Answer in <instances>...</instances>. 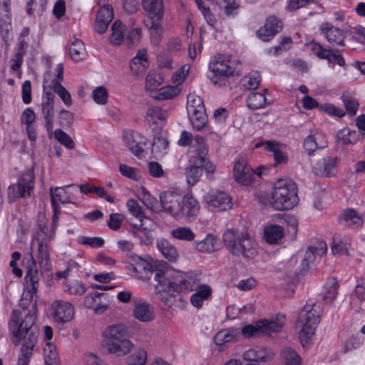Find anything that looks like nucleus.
I'll return each instance as SVG.
<instances>
[{"label": "nucleus", "instance_id": "1", "mask_svg": "<svg viewBox=\"0 0 365 365\" xmlns=\"http://www.w3.org/2000/svg\"><path fill=\"white\" fill-rule=\"evenodd\" d=\"M33 267L30 266L27 268L25 279L27 284L26 288L22 294L20 301V307L22 310L14 309L11 314L9 322V331H11V323L14 316L16 317L17 325L24 326L25 319L29 317H34V324L35 327H38L36 324L37 319V290L38 288L39 274L36 269V264L33 257L31 256Z\"/></svg>", "mask_w": 365, "mask_h": 365}, {"label": "nucleus", "instance_id": "12", "mask_svg": "<svg viewBox=\"0 0 365 365\" xmlns=\"http://www.w3.org/2000/svg\"><path fill=\"white\" fill-rule=\"evenodd\" d=\"M10 1L11 0H0V32L7 47L11 45L13 40Z\"/></svg>", "mask_w": 365, "mask_h": 365}, {"label": "nucleus", "instance_id": "40", "mask_svg": "<svg viewBox=\"0 0 365 365\" xmlns=\"http://www.w3.org/2000/svg\"><path fill=\"white\" fill-rule=\"evenodd\" d=\"M200 274L195 272H181V277L183 280L182 283H180V290L184 292L194 290V288L198 285L197 282L200 280Z\"/></svg>", "mask_w": 365, "mask_h": 365}, {"label": "nucleus", "instance_id": "8", "mask_svg": "<svg viewBox=\"0 0 365 365\" xmlns=\"http://www.w3.org/2000/svg\"><path fill=\"white\" fill-rule=\"evenodd\" d=\"M35 185L34 173L33 170L24 173L16 183L8 187V198L10 202H15L22 197L31 195Z\"/></svg>", "mask_w": 365, "mask_h": 365}, {"label": "nucleus", "instance_id": "22", "mask_svg": "<svg viewBox=\"0 0 365 365\" xmlns=\"http://www.w3.org/2000/svg\"><path fill=\"white\" fill-rule=\"evenodd\" d=\"M114 16L113 9L110 5L101 6L98 10L96 18L95 30L98 34H103L108 29V27Z\"/></svg>", "mask_w": 365, "mask_h": 365}, {"label": "nucleus", "instance_id": "14", "mask_svg": "<svg viewBox=\"0 0 365 365\" xmlns=\"http://www.w3.org/2000/svg\"><path fill=\"white\" fill-rule=\"evenodd\" d=\"M210 209L213 211H223L232 207L231 197L224 192H210L204 196Z\"/></svg>", "mask_w": 365, "mask_h": 365}, {"label": "nucleus", "instance_id": "43", "mask_svg": "<svg viewBox=\"0 0 365 365\" xmlns=\"http://www.w3.org/2000/svg\"><path fill=\"white\" fill-rule=\"evenodd\" d=\"M50 195L53 209H56V207H60L58 202L63 204L70 202L66 191L63 187H56L55 189L51 187Z\"/></svg>", "mask_w": 365, "mask_h": 365}, {"label": "nucleus", "instance_id": "59", "mask_svg": "<svg viewBox=\"0 0 365 365\" xmlns=\"http://www.w3.org/2000/svg\"><path fill=\"white\" fill-rule=\"evenodd\" d=\"M53 91L61 98L63 102L68 106L72 104V99L69 92L58 82V80L53 82Z\"/></svg>", "mask_w": 365, "mask_h": 365}, {"label": "nucleus", "instance_id": "37", "mask_svg": "<svg viewBox=\"0 0 365 365\" xmlns=\"http://www.w3.org/2000/svg\"><path fill=\"white\" fill-rule=\"evenodd\" d=\"M103 335L109 341H118L126 337V329L121 324L111 325L105 329Z\"/></svg>", "mask_w": 365, "mask_h": 365}, {"label": "nucleus", "instance_id": "2", "mask_svg": "<svg viewBox=\"0 0 365 365\" xmlns=\"http://www.w3.org/2000/svg\"><path fill=\"white\" fill-rule=\"evenodd\" d=\"M14 319H16V316H14ZM16 320L14 319L11 320L10 332L12 334V342L15 346H18L21 341H23L17 365H29L38 341V327L34 326V318L32 317L25 319L23 327L17 325Z\"/></svg>", "mask_w": 365, "mask_h": 365}, {"label": "nucleus", "instance_id": "54", "mask_svg": "<svg viewBox=\"0 0 365 365\" xmlns=\"http://www.w3.org/2000/svg\"><path fill=\"white\" fill-rule=\"evenodd\" d=\"M282 356L287 365H300L301 357L292 348L285 347L282 351Z\"/></svg>", "mask_w": 365, "mask_h": 365}, {"label": "nucleus", "instance_id": "64", "mask_svg": "<svg viewBox=\"0 0 365 365\" xmlns=\"http://www.w3.org/2000/svg\"><path fill=\"white\" fill-rule=\"evenodd\" d=\"M140 201L150 210H156L158 200L152 196L147 190L143 189L140 197Z\"/></svg>", "mask_w": 365, "mask_h": 365}, {"label": "nucleus", "instance_id": "10", "mask_svg": "<svg viewBox=\"0 0 365 365\" xmlns=\"http://www.w3.org/2000/svg\"><path fill=\"white\" fill-rule=\"evenodd\" d=\"M162 209L175 218H182L183 195L175 190H167L160 195Z\"/></svg>", "mask_w": 365, "mask_h": 365}, {"label": "nucleus", "instance_id": "20", "mask_svg": "<svg viewBox=\"0 0 365 365\" xmlns=\"http://www.w3.org/2000/svg\"><path fill=\"white\" fill-rule=\"evenodd\" d=\"M192 165L186 169L185 175L189 185H195L200 180L202 173L204 158L202 156H197L195 153L190 160Z\"/></svg>", "mask_w": 365, "mask_h": 365}, {"label": "nucleus", "instance_id": "13", "mask_svg": "<svg viewBox=\"0 0 365 365\" xmlns=\"http://www.w3.org/2000/svg\"><path fill=\"white\" fill-rule=\"evenodd\" d=\"M262 167H259L256 172L248 166L247 161L244 158L239 159L234 166L233 175L235 180L242 185H247L252 182L255 175L260 176L262 173L259 171Z\"/></svg>", "mask_w": 365, "mask_h": 365}, {"label": "nucleus", "instance_id": "15", "mask_svg": "<svg viewBox=\"0 0 365 365\" xmlns=\"http://www.w3.org/2000/svg\"><path fill=\"white\" fill-rule=\"evenodd\" d=\"M123 136L124 142L129 150L138 158H142L143 147L147 144L146 138L132 130L125 131Z\"/></svg>", "mask_w": 365, "mask_h": 365}, {"label": "nucleus", "instance_id": "32", "mask_svg": "<svg viewBox=\"0 0 365 365\" xmlns=\"http://www.w3.org/2000/svg\"><path fill=\"white\" fill-rule=\"evenodd\" d=\"M163 17L148 18L146 26L150 31L151 41L157 45L161 38L163 29L161 25Z\"/></svg>", "mask_w": 365, "mask_h": 365}, {"label": "nucleus", "instance_id": "35", "mask_svg": "<svg viewBox=\"0 0 365 365\" xmlns=\"http://www.w3.org/2000/svg\"><path fill=\"white\" fill-rule=\"evenodd\" d=\"M194 289L195 293L191 296L190 301L193 306L200 308L202 306L203 301L210 297L212 289L209 285L200 284L197 285Z\"/></svg>", "mask_w": 365, "mask_h": 365}, {"label": "nucleus", "instance_id": "58", "mask_svg": "<svg viewBox=\"0 0 365 365\" xmlns=\"http://www.w3.org/2000/svg\"><path fill=\"white\" fill-rule=\"evenodd\" d=\"M147 361V353L144 349H138L135 354L126 358L129 365H144Z\"/></svg>", "mask_w": 365, "mask_h": 365}, {"label": "nucleus", "instance_id": "33", "mask_svg": "<svg viewBox=\"0 0 365 365\" xmlns=\"http://www.w3.org/2000/svg\"><path fill=\"white\" fill-rule=\"evenodd\" d=\"M142 6L148 14V18L163 17L164 16L163 0H142Z\"/></svg>", "mask_w": 365, "mask_h": 365}, {"label": "nucleus", "instance_id": "55", "mask_svg": "<svg viewBox=\"0 0 365 365\" xmlns=\"http://www.w3.org/2000/svg\"><path fill=\"white\" fill-rule=\"evenodd\" d=\"M164 81L163 75L160 73H149L145 79V88L150 91L155 90Z\"/></svg>", "mask_w": 365, "mask_h": 365}, {"label": "nucleus", "instance_id": "57", "mask_svg": "<svg viewBox=\"0 0 365 365\" xmlns=\"http://www.w3.org/2000/svg\"><path fill=\"white\" fill-rule=\"evenodd\" d=\"M341 98L349 115L351 116L354 115L359 108L357 100L347 93H343Z\"/></svg>", "mask_w": 365, "mask_h": 365}, {"label": "nucleus", "instance_id": "18", "mask_svg": "<svg viewBox=\"0 0 365 365\" xmlns=\"http://www.w3.org/2000/svg\"><path fill=\"white\" fill-rule=\"evenodd\" d=\"M311 50L317 56L318 58L322 59H326L330 63H337L340 66L345 65V61L342 56L339 53V50H329L323 48V46L312 41L310 43Z\"/></svg>", "mask_w": 365, "mask_h": 365}, {"label": "nucleus", "instance_id": "29", "mask_svg": "<svg viewBox=\"0 0 365 365\" xmlns=\"http://www.w3.org/2000/svg\"><path fill=\"white\" fill-rule=\"evenodd\" d=\"M340 223L344 226L359 227L363 225L362 215L354 208L344 210L339 217Z\"/></svg>", "mask_w": 365, "mask_h": 365}, {"label": "nucleus", "instance_id": "56", "mask_svg": "<svg viewBox=\"0 0 365 365\" xmlns=\"http://www.w3.org/2000/svg\"><path fill=\"white\" fill-rule=\"evenodd\" d=\"M238 237L233 230H228L223 235L224 243L231 253L238 252L237 249Z\"/></svg>", "mask_w": 365, "mask_h": 365}, {"label": "nucleus", "instance_id": "5", "mask_svg": "<svg viewBox=\"0 0 365 365\" xmlns=\"http://www.w3.org/2000/svg\"><path fill=\"white\" fill-rule=\"evenodd\" d=\"M235 61L228 58L224 55H217L214 57L213 61L210 63V69L213 73L210 78L214 85L221 86L225 85L224 78L233 76L235 73L239 75Z\"/></svg>", "mask_w": 365, "mask_h": 365}, {"label": "nucleus", "instance_id": "30", "mask_svg": "<svg viewBox=\"0 0 365 365\" xmlns=\"http://www.w3.org/2000/svg\"><path fill=\"white\" fill-rule=\"evenodd\" d=\"M182 205V217L188 219L195 218L200 211V204L192 195H184Z\"/></svg>", "mask_w": 365, "mask_h": 365}, {"label": "nucleus", "instance_id": "36", "mask_svg": "<svg viewBox=\"0 0 365 365\" xmlns=\"http://www.w3.org/2000/svg\"><path fill=\"white\" fill-rule=\"evenodd\" d=\"M158 250L162 253L165 259L170 262H175L179 254L176 248L165 239H160L157 241Z\"/></svg>", "mask_w": 365, "mask_h": 365}, {"label": "nucleus", "instance_id": "42", "mask_svg": "<svg viewBox=\"0 0 365 365\" xmlns=\"http://www.w3.org/2000/svg\"><path fill=\"white\" fill-rule=\"evenodd\" d=\"M264 236L268 243L276 244L283 237L284 230L279 225H272L265 227Z\"/></svg>", "mask_w": 365, "mask_h": 365}, {"label": "nucleus", "instance_id": "62", "mask_svg": "<svg viewBox=\"0 0 365 365\" xmlns=\"http://www.w3.org/2000/svg\"><path fill=\"white\" fill-rule=\"evenodd\" d=\"M141 29H134L130 31L125 38V43L129 48L135 47L139 44L141 39Z\"/></svg>", "mask_w": 365, "mask_h": 365}, {"label": "nucleus", "instance_id": "47", "mask_svg": "<svg viewBox=\"0 0 365 365\" xmlns=\"http://www.w3.org/2000/svg\"><path fill=\"white\" fill-rule=\"evenodd\" d=\"M112 34L110 42L115 46H119L124 41L123 26L119 21H115L111 26Z\"/></svg>", "mask_w": 365, "mask_h": 365}, {"label": "nucleus", "instance_id": "21", "mask_svg": "<svg viewBox=\"0 0 365 365\" xmlns=\"http://www.w3.org/2000/svg\"><path fill=\"white\" fill-rule=\"evenodd\" d=\"M237 249L238 252H232L234 255H242L245 257L253 258L257 254V245L251 237L242 235L238 237Z\"/></svg>", "mask_w": 365, "mask_h": 365}, {"label": "nucleus", "instance_id": "7", "mask_svg": "<svg viewBox=\"0 0 365 365\" xmlns=\"http://www.w3.org/2000/svg\"><path fill=\"white\" fill-rule=\"evenodd\" d=\"M284 324V317L283 316L271 320L262 319L257 322L256 326L252 324L244 326L241 329L240 334L245 338L256 337L259 333L271 335L272 333L280 331Z\"/></svg>", "mask_w": 365, "mask_h": 365}, {"label": "nucleus", "instance_id": "17", "mask_svg": "<svg viewBox=\"0 0 365 365\" xmlns=\"http://www.w3.org/2000/svg\"><path fill=\"white\" fill-rule=\"evenodd\" d=\"M311 50L317 56L318 58L322 59H326L330 63H337L340 66L345 65V61L342 56L339 53V50H329L323 48V46L312 41L310 43Z\"/></svg>", "mask_w": 365, "mask_h": 365}, {"label": "nucleus", "instance_id": "53", "mask_svg": "<svg viewBox=\"0 0 365 365\" xmlns=\"http://www.w3.org/2000/svg\"><path fill=\"white\" fill-rule=\"evenodd\" d=\"M282 29V23L280 20L277 19L274 16H270L267 18L264 26L260 28V34L268 31H270L271 35H275L279 32ZM263 36V34H261Z\"/></svg>", "mask_w": 365, "mask_h": 365}, {"label": "nucleus", "instance_id": "50", "mask_svg": "<svg viewBox=\"0 0 365 365\" xmlns=\"http://www.w3.org/2000/svg\"><path fill=\"white\" fill-rule=\"evenodd\" d=\"M267 102L263 93L253 92L250 93L247 100L248 108L252 110H257L262 108Z\"/></svg>", "mask_w": 365, "mask_h": 365}, {"label": "nucleus", "instance_id": "45", "mask_svg": "<svg viewBox=\"0 0 365 365\" xmlns=\"http://www.w3.org/2000/svg\"><path fill=\"white\" fill-rule=\"evenodd\" d=\"M220 242L212 235H207L206 238L197 243V250L202 252H213L219 249Z\"/></svg>", "mask_w": 365, "mask_h": 365}, {"label": "nucleus", "instance_id": "26", "mask_svg": "<svg viewBox=\"0 0 365 365\" xmlns=\"http://www.w3.org/2000/svg\"><path fill=\"white\" fill-rule=\"evenodd\" d=\"M336 158L327 156L319 160L313 168L315 175L322 177H329L333 175L336 168Z\"/></svg>", "mask_w": 365, "mask_h": 365}, {"label": "nucleus", "instance_id": "16", "mask_svg": "<svg viewBox=\"0 0 365 365\" xmlns=\"http://www.w3.org/2000/svg\"><path fill=\"white\" fill-rule=\"evenodd\" d=\"M53 319L56 322L66 323L71 321L74 316L73 305L63 300H56L52 304Z\"/></svg>", "mask_w": 365, "mask_h": 365}, {"label": "nucleus", "instance_id": "38", "mask_svg": "<svg viewBox=\"0 0 365 365\" xmlns=\"http://www.w3.org/2000/svg\"><path fill=\"white\" fill-rule=\"evenodd\" d=\"M145 118L149 122L164 125L168 118V112L158 106H152L148 109Z\"/></svg>", "mask_w": 365, "mask_h": 365}, {"label": "nucleus", "instance_id": "19", "mask_svg": "<svg viewBox=\"0 0 365 365\" xmlns=\"http://www.w3.org/2000/svg\"><path fill=\"white\" fill-rule=\"evenodd\" d=\"M54 94L46 92L41 103V112L45 121V128L48 134L52 133L54 117Z\"/></svg>", "mask_w": 365, "mask_h": 365}, {"label": "nucleus", "instance_id": "4", "mask_svg": "<svg viewBox=\"0 0 365 365\" xmlns=\"http://www.w3.org/2000/svg\"><path fill=\"white\" fill-rule=\"evenodd\" d=\"M298 201L296 184L291 180H278L272 194L271 206L277 210H289L296 206Z\"/></svg>", "mask_w": 365, "mask_h": 365}, {"label": "nucleus", "instance_id": "49", "mask_svg": "<svg viewBox=\"0 0 365 365\" xmlns=\"http://www.w3.org/2000/svg\"><path fill=\"white\" fill-rule=\"evenodd\" d=\"M171 235L179 240L191 242L195 240V235L187 227H177L171 231Z\"/></svg>", "mask_w": 365, "mask_h": 365}, {"label": "nucleus", "instance_id": "44", "mask_svg": "<svg viewBox=\"0 0 365 365\" xmlns=\"http://www.w3.org/2000/svg\"><path fill=\"white\" fill-rule=\"evenodd\" d=\"M71 58L75 61L83 60L86 56V51L83 41L76 38L69 47Z\"/></svg>", "mask_w": 365, "mask_h": 365}, {"label": "nucleus", "instance_id": "28", "mask_svg": "<svg viewBox=\"0 0 365 365\" xmlns=\"http://www.w3.org/2000/svg\"><path fill=\"white\" fill-rule=\"evenodd\" d=\"M273 356L274 353L263 347L250 349L243 354L244 359L250 361L266 362L270 361L273 358Z\"/></svg>", "mask_w": 365, "mask_h": 365}, {"label": "nucleus", "instance_id": "9", "mask_svg": "<svg viewBox=\"0 0 365 365\" xmlns=\"http://www.w3.org/2000/svg\"><path fill=\"white\" fill-rule=\"evenodd\" d=\"M187 110L192 126L200 130L207 123V116L202 99L193 94L187 96Z\"/></svg>", "mask_w": 365, "mask_h": 365}, {"label": "nucleus", "instance_id": "60", "mask_svg": "<svg viewBox=\"0 0 365 365\" xmlns=\"http://www.w3.org/2000/svg\"><path fill=\"white\" fill-rule=\"evenodd\" d=\"M355 134H356V131L343 128L338 132L336 138L338 141L343 145L354 144L356 141V139L354 137Z\"/></svg>", "mask_w": 365, "mask_h": 365}, {"label": "nucleus", "instance_id": "48", "mask_svg": "<svg viewBox=\"0 0 365 365\" xmlns=\"http://www.w3.org/2000/svg\"><path fill=\"white\" fill-rule=\"evenodd\" d=\"M53 135V138L56 140L60 143L62 145L66 147L68 149H73L75 147V143L73 139L63 130L58 128L54 131L52 130V133L51 135L48 134L49 138H51V135Z\"/></svg>", "mask_w": 365, "mask_h": 365}, {"label": "nucleus", "instance_id": "52", "mask_svg": "<svg viewBox=\"0 0 365 365\" xmlns=\"http://www.w3.org/2000/svg\"><path fill=\"white\" fill-rule=\"evenodd\" d=\"M43 355L46 365H59L56 346L51 343H46Z\"/></svg>", "mask_w": 365, "mask_h": 365}, {"label": "nucleus", "instance_id": "31", "mask_svg": "<svg viewBox=\"0 0 365 365\" xmlns=\"http://www.w3.org/2000/svg\"><path fill=\"white\" fill-rule=\"evenodd\" d=\"M133 314L137 319L144 322H150L154 319L153 307L145 302L135 303Z\"/></svg>", "mask_w": 365, "mask_h": 365}, {"label": "nucleus", "instance_id": "25", "mask_svg": "<svg viewBox=\"0 0 365 365\" xmlns=\"http://www.w3.org/2000/svg\"><path fill=\"white\" fill-rule=\"evenodd\" d=\"M108 352L109 354H115L117 356H123L129 354L134 348V344L126 337L113 341H108L107 344Z\"/></svg>", "mask_w": 365, "mask_h": 365}, {"label": "nucleus", "instance_id": "63", "mask_svg": "<svg viewBox=\"0 0 365 365\" xmlns=\"http://www.w3.org/2000/svg\"><path fill=\"white\" fill-rule=\"evenodd\" d=\"M260 81V76L257 72L250 73L243 78L244 86L247 89L255 90L259 86Z\"/></svg>", "mask_w": 365, "mask_h": 365}, {"label": "nucleus", "instance_id": "24", "mask_svg": "<svg viewBox=\"0 0 365 365\" xmlns=\"http://www.w3.org/2000/svg\"><path fill=\"white\" fill-rule=\"evenodd\" d=\"M148 66L145 48L140 49L130 62L131 73L135 76L143 75Z\"/></svg>", "mask_w": 365, "mask_h": 365}, {"label": "nucleus", "instance_id": "39", "mask_svg": "<svg viewBox=\"0 0 365 365\" xmlns=\"http://www.w3.org/2000/svg\"><path fill=\"white\" fill-rule=\"evenodd\" d=\"M240 336V331L237 328H229L219 331L215 336L214 340L217 345H223L230 342Z\"/></svg>", "mask_w": 365, "mask_h": 365}, {"label": "nucleus", "instance_id": "46", "mask_svg": "<svg viewBox=\"0 0 365 365\" xmlns=\"http://www.w3.org/2000/svg\"><path fill=\"white\" fill-rule=\"evenodd\" d=\"M338 289V282L335 279H333L330 282L327 284L325 291L321 294L322 300L325 303L332 302L336 298Z\"/></svg>", "mask_w": 365, "mask_h": 365}, {"label": "nucleus", "instance_id": "11", "mask_svg": "<svg viewBox=\"0 0 365 365\" xmlns=\"http://www.w3.org/2000/svg\"><path fill=\"white\" fill-rule=\"evenodd\" d=\"M38 227L40 230L38 232L36 239L38 242L37 260L40 267L43 270H49L51 267V264L49 259L47 242L53 239V235H47L46 228L42 226L41 223L38 224Z\"/></svg>", "mask_w": 365, "mask_h": 365}, {"label": "nucleus", "instance_id": "3", "mask_svg": "<svg viewBox=\"0 0 365 365\" xmlns=\"http://www.w3.org/2000/svg\"><path fill=\"white\" fill-rule=\"evenodd\" d=\"M322 309L320 306L311 301L308 302L300 311L297 325L301 328L300 341L303 346L309 342L314 334L321 319Z\"/></svg>", "mask_w": 365, "mask_h": 365}, {"label": "nucleus", "instance_id": "61", "mask_svg": "<svg viewBox=\"0 0 365 365\" xmlns=\"http://www.w3.org/2000/svg\"><path fill=\"white\" fill-rule=\"evenodd\" d=\"M179 93L177 86H165L161 88L157 93L156 98L159 100L170 99L176 96Z\"/></svg>", "mask_w": 365, "mask_h": 365}, {"label": "nucleus", "instance_id": "34", "mask_svg": "<svg viewBox=\"0 0 365 365\" xmlns=\"http://www.w3.org/2000/svg\"><path fill=\"white\" fill-rule=\"evenodd\" d=\"M278 143L276 141H266L257 143L255 148H258L264 146L265 150L273 153L275 163L274 165L276 167L279 164H284L287 161V156L278 148Z\"/></svg>", "mask_w": 365, "mask_h": 365}, {"label": "nucleus", "instance_id": "6", "mask_svg": "<svg viewBox=\"0 0 365 365\" xmlns=\"http://www.w3.org/2000/svg\"><path fill=\"white\" fill-rule=\"evenodd\" d=\"M155 279L158 281L155 286V290L162 296V292L167 293L172 296L175 292H181L180 290V283H182V279L181 272L173 270H156L155 273Z\"/></svg>", "mask_w": 365, "mask_h": 365}, {"label": "nucleus", "instance_id": "41", "mask_svg": "<svg viewBox=\"0 0 365 365\" xmlns=\"http://www.w3.org/2000/svg\"><path fill=\"white\" fill-rule=\"evenodd\" d=\"M132 225L135 229L133 235L138 237L142 243L148 245L153 242V238L150 230L145 226L143 220H140L138 223H132Z\"/></svg>", "mask_w": 365, "mask_h": 365}, {"label": "nucleus", "instance_id": "51", "mask_svg": "<svg viewBox=\"0 0 365 365\" xmlns=\"http://www.w3.org/2000/svg\"><path fill=\"white\" fill-rule=\"evenodd\" d=\"M349 243L344 239H341L339 235L333 237L331 245V252L333 255H348Z\"/></svg>", "mask_w": 365, "mask_h": 365}, {"label": "nucleus", "instance_id": "27", "mask_svg": "<svg viewBox=\"0 0 365 365\" xmlns=\"http://www.w3.org/2000/svg\"><path fill=\"white\" fill-rule=\"evenodd\" d=\"M321 31L330 43L343 46L344 45L345 36L342 30L334 28L329 23H323L321 26Z\"/></svg>", "mask_w": 365, "mask_h": 365}, {"label": "nucleus", "instance_id": "23", "mask_svg": "<svg viewBox=\"0 0 365 365\" xmlns=\"http://www.w3.org/2000/svg\"><path fill=\"white\" fill-rule=\"evenodd\" d=\"M328 145L327 139L323 133L316 132L309 135L304 141V148L309 155L319 149H324Z\"/></svg>", "mask_w": 365, "mask_h": 365}]
</instances>
